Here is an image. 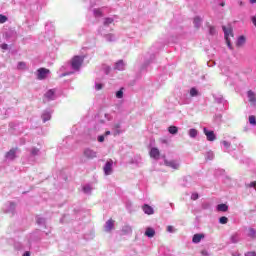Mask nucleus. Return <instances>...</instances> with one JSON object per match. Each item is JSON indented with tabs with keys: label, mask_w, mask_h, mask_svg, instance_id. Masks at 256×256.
Returning <instances> with one entry per match:
<instances>
[{
	"label": "nucleus",
	"mask_w": 256,
	"mask_h": 256,
	"mask_svg": "<svg viewBox=\"0 0 256 256\" xmlns=\"http://www.w3.org/2000/svg\"><path fill=\"white\" fill-rule=\"evenodd\" d=\"M83 61H85L84 56H74L71 62V67L74 71H79L81 69V65H83Z\"/></svg>",
	"instance_id": "f257e3e1"
},
{
	"label": "nucleus",
	"mask_w": 256,
	"mask_h": 256,
	"mask_svg": "<svg viewBox=\"0 0 256 256\" xmlns=\"http://www.w3.org/2000/svg\"><path fill=\"white\" fill-rule=\"evenodd\" d=\"M222 29L224 32L225 41L229 49H233V47L231 46V39H230L231 37H233V29L231 28V26H229L228 28L223 26Z\"/></svg>",
	"instance_id": "f03ea898"
},
{
	"label": "nucleus",
	"mask_w": 256,
	"mask_h": 256,
	"mask_svg": "<svg viewBox=\"0 0 256 256\" xmlns=\"http://www.w3.org/2000/svg\"><path fill=\"white\" fill-rule=\"evenodd\" d=\"M49 73V69L39 68L36 72L37 79H39V81H43V79H47V77H49Z\"/></svg>",
	"instance_id": "7ed1b4c3"
},
{
	"label": "nucleus",
	"mask_w": 256,
	"mask_h": 256,
	"mask_svg": "<svg viewBox=\"0 0 256 256\" xmlns=\"http://www.w3.org/2000/svg\"><path fill=\"white\" fill-rule=\"evenodd\" d=\"M104 175H112L113 173V161L111 159L107 160L103 167Z\"/></svg>",
	"instance_id": "20e7f679"
},
{
	"label": "nucleus",
	"mask_w": 256,
	"mask_h": 256,
	"mask_svg": "<svg viewBox=\"0 0 256 256\" xmlns=\"http://www.w3.org/2000/svg\"><path fill=\"white\" fill-rule=\"evenodd\" d=\"M204 135H206L207 141H215L217 136L213 130H208L207 128H203Z\"/></svg>",
	"instance_id": "39448f33"
},
{
	"label": "nucleus",
	"mask_w": 256,
	"mask_h": 256,
	"mask_svg": "<svg viewBox=\"0 0 256 256\" xmlns=\"http://www.w3.org/2000/svg\"><path fill=\"white\" fill-rule=\"evenodd\" d=\"M83 155L87 159H95V157H97V152L94 151L93 149L86 148L84 149Z\"/></svg>",
	"instance_id": "423d86ee"
},
{
	"label": "nucleus",
	"mask_w": 256,
	"mask_h": 256,
	"mask_svg": "<svg viewBox=\"0 0 256 256\" xmlns=\"http://www.w3.org/2000/svg\"><path fill=\"white\" fill-rule=\"evenodd\" d=\"M165 165L166 167H170L171 169H179L180 167V164H179V161L177 160H165Z\"/></svg>",
	"instance_id": "0eeeda50"
},
{
	"label": "nucleus",
	"mask_w": 256,
	"mask_h": 256,
	"mask_svg": "<svg viewBox=\"0 0 256 256\" xmlns=\"http://www.w3.org/2000/svg\"><path fill=\"white\" fill-rule=\"evenodd\" d=\"M4 213H15V203L8 202L3 207Z\"/></svg>",
	"instance_id": "6e6552de"
},
{
	"label": "nucleus",
	"mask_w": 256,
	"mask_h": 256,
	"mask_svg": "<svg viewBox=\"0 0 256 256\" xmlns=\"http://www.w3.org/2000/svg\"><path fill=\"white\" fill-rule=\"evenodd\" d=\"M117 16H111V17H106L103 19V25L104 27H109V25H112V23H115L117 21Z\"/></svg>",
	"instance_id": "1a4fd4ad"
},
{
	"label": "nucleus",
	"mask_w": 256,
	"mask_h": 256,
	"mask_svg": "<svg viewBox=\"0 0 256 256\" xmlns=\"http://www.w3.org/2000/svg\"><path fill=\"white\" fill-rule=\"evenodd\" d=\"M125 130L121 129V124H115L114 127L112 128V134L114 137H117V135H121V133H124Z\"/></svg>",
	"instance_id": "9d476101"
},
{
	"label": "nucleus",
	"mask_w": 256,
	"mask_h": 256,
	"mask_svg": "<svg viewBox=\"0 0 256 256\" xmlns=\"http://www.w3.org/2000/svg\"><path fill=\"white\" fill-rule=\"evenodd\" d=\"M93 15L96 19H99L105 15V8H97L93 10Z\"/></svg>",
	"instance_id": "9b49d317"
},
{
	"label": "nucleus",
	"mask_w": 256,
	"mask_h": 256,
	"mask_svg": "<svg viewBox=\"0 0 256 256\" xmlns=\"http://www.w3.org/2000/svg\"><path fill=\"white\" fill-rule=\"evenodd\" d=\"M46 99H48V101H55V99L57 98V96L55 95V89H50L46 92L45 94Z\"/></svg>",
	"instance_id": "f8f14e48"
},
{
	"label": "nucleus",
	"mask_w": 256,
	"mask_h": 256,
	"mask_svg": "<svg viewBox=\"0 0 256 256\" xmlns=\"http://www.w3.org/2000/svg\"><path fill=\"white\" fill-rule=\"evenodd\" d=\"M5 157L8 159V161H13V159L17 157V149H11L6 153Z\"/></svg>",
	"instance_id": "ddd939ff"
},
{
	"label": "nucleus",
	"mask_w": 256,
	"mask_h": 256,
	"mask_svg": "<svg viewBox=\"0 0 256 256\" xmlns=\"http://www.w3.org/2000/svg\"><path fill=\"white\" fill-rule=\"evenodd\" d=\"M114 69L116 71H125V62H123V60H119L115 63Z\"/></svg>",
	"instance_id": "4468645a"
},
{
	"label": "nucleus",
	"mask_w": 256,
	"mask_h": 256,
	"mask_svg": "<svg viewBox=\"0 0 256 256\" xmlns=\"http://www.w3.org/2000/svg\"><path fill=\"white\" fill-rule=\"evenodd\" d=\"M247 97H248L249 102L252 103V105H255V103H256L255 92L249 90L247 92Z\"/></svg>",
	"instance_id": "2eb2a0df"
},
{
	"label": "nucleus",
	"mask_w": 256,
	"mask_h": 256,
	"mask_svg": "<svg viewBox=\"0 0 256 256\" xmlns=\"http://www.w3.org/2000/svg\"><path fill=\"white\" fill-rule=\"evenodd\" d=\"M160 152H159V149L157 148H152L150 150V157H152V159H159V156H160Z\"/></svg>",
	"instance_id": "dca6fc26"
},
{
	"label": "nucleus",
	"mask_w": 256,
	"mask_h": 256,
	"mask_svg": "<svg viewBox=\"0 0 256 256\" xmlns=\"http://www.w3.org/2000/svg\"><path fill=\"white\" fill-rule=\"evenodd\" d=\"M142 209H143V211H144V213H145L146 215H153V213H155V211L153 210V207H151V206H149V205H147V204H145V205L142 207Z\"/></svg>",
	"instance_id": "f3484780"
},
{
	"label": "nucleus",
	"mask_w": 256,
	"mask_h": 256,
	"mask_svg": "<svg viewBox=\"0 0 256 256\" xmlns=\"http://www.w3.org/2000/svg\"><path fill=\"white\" fill-rule=\"evenodd\" d=\"M201 239H205V234H195L192 238L193 243H201Z\"/></svg>",
	"instance_id": "a211bd4d"
},
{
	"label": "nucleus",
	"mask_w": 256,
	"mask_h": 256,
	"mask_svg": "<svg viewBox=\"0 0 256 256\" xmlns=\"http://www.w3.org/2000/svg\"><path fill=\"white\" fill-rule=\"evenodd\" d=\"M114 225H115V221L108 220L104 226L105 231H107V232L111 231L113 229Z\"/></svg>",
	"instance_id": "6ab92c4d"
},
{
	"label": "nucleus",
	"mask_w": 256,
	"mask_h": 256,
	"mask_svg": "<svg viewBox=\"0 0 256 256\" xmlns=\"http://www.w3.org/2000/svg\"><path fill=\"white\" fill-rule=\"evenodd\" d=\"M221 143H222V145L224 147V151L226 153H229V151H231V143L227 142L226 140L222 141Z\"/></svg>",
	"instance_id": "aec40b11"
},
{
	"label": "nucleus",
	"mask_w": 256,
	"mask_h": 256,
	"mask_svg": "<svg viewBox=\"0 0 256 256\" xmlns=\"http://www.w3.org/2000/svg\"><path fill=\"white\" fill-rule=\"evenodd\" d=\"M202 22L203 20L201 19V17L196 16L194 18V27H196V29H199L201 27Z\"/></svg>",
	"instance_id": "412c9836"
},
{
	"label": "nucleus",
	"mask_w": 256,
	"mask_h": 256,
	"mask_svg": "<svg viewBox=\"0 0 256 256\" xmlns=\"http://www.w3.org/2000/svg\"><path fill=\"white\" fill-rule=\"evenodd\" d=\"M50 119H51V112L45 111L42 114V120L44 121V123H47V121H49Z\"/></svg>",
	"instance_id": "4be33fe9"
},
{
	"label": "nucleus",
	"mask_w": 256,
	"mask_h": 256,
	"mask_svg": "<svg viewBox=\"0 0 256 256\" xmlns=\"http://www.w3.org/2000/svg\"><path fill=\"white\" fill-rule=\"evenodd\" d=\"M199 134V132L197 131V129L192 128L188 131V135L189 137H191L192 139H195V137H197V135Z\"/></svg>",
	"instance_id": "5701e85b"
},
{
	"label": "nucleus",
	"mask_w": 256,
	"mask_h": 256,
	"mask_svg": "<svg viewBox=\"0 0 256 256\" xmlns=\"http://www.w3.org/2000/svg\"><path fill=\"white\" fill-rule=\"evenodd\" d=\"M146 237H155V229L153 228H147L145 231Z\"/></svg>",
	"instance_id": "b1692460"
},
{
	"label": "nucleus",
	"mask_w": 256,
	"mask_h": 256,
	"mask_svg": "<svg viewBox=\"0 0 256 256\" xmlns=\"http://www.w3.org/2000/svg\"><path fill=\"white\" fill-rule=\"evenodd\" d=\"M168 131L171 135H177L179 128H177L176 126H170L168 128Z\"/></svg>",
	"instance_id": "393cba45"
},
{
	"label": "nucleus",
	"mask_w": 256,
	"mask_h": 256,
	"mask_svg": "<svg viewBox=\"0 0 256 256\" xmlns=\"http://www.w3.org/2000/svg\"><path fill=\"white\" fill-rule=\"evenodd\" d=\"M229 209V206H227L226 204H219L217 206V211H222L223 213H225V211H227Z\"/></svg>",
	"instance_id": "a878e982"
},
{
	"label": "nucleus",
	"mask_w": 256,
	"mask_h": 256,
	"mask_svg": "<svg viewBox=\"0 0 256 256\" xmlns=\"http://www.w3.org/2000/svg\"><path fill=\"white\" fill-rule=\"evenodd\" d=\"M122 231L125 235H129L130 233H132L133 229L131 228V226L126 225L122 228Z\"/></svg>",
	"instance_id": "bb28decb"
},
{
	"label": "nucleus",
	"mask_w": 256,
	"mask_h": 256,
	"mask_svg": "<svg viewBox=\"0 0 256 256\" xmlns=\"http://www.w3.org/2000/svg\"><path fill=\"white\" fill-rule=\"evenodd\" d=\"M105 39H106V41H108L109 43H112V41H116V37H115V35L114 34H107L106 36H105Z\"/></svg>",
	"instance_id": "cd10ccee"
},
{
	"label": "nucleus",
	"mask_w": 256,
	"mask_h": 256,
	"mask_svg": "<svg viewBox=\"0 0 256 256\" xmlns=\"http://www.w3.org/2000/svg\"><path fill=\"white\" fill-rule=\"evenodd\" d=\"M236 45L238 47H241V45H245V36H240L236 42Z\"/></svg>",
	"instance_id": "c85d7f7f"
},
{
	"label": "nucleus",
	"mask_w": 256,
	"mask_h": 256,
	"mask_svg": "<svg viewBox=\"0 0 256 256\" xmlns=\"http://www.w3.org/2000/svg\"><path fill=\"white\" fill-rule=\"evenodd\" d=\"M17 69H19V71H25V69H27V64L25 62H19Z\"/></svg>",
	"instance_id": "c756f323"
},
{
	"label": "nucleus",
	"mask_w": 256,
	"mask_h": 256,
	"mask_svg": "<svg viewBox=\"0 0 256 256\" xmlns=\"http://www.w3.org/2000/svg\"><path fill=\"white\" fill-rule=\"evenodd\" d=\"M83 191L84 193H86L87 195H89V193H91V191H93V188L91 187V185H85L83 187Z\"/></svg>",
	"instance_id": "7c9ffc66"
},
{
	"label": "nucleus",
	"mask_w": 256,
	"mask_h": 256,
	"mask_svg": "<svg viewBox=\"0 0 256 256\" xmlns=\"http://www.w3.org/2000/svg\"><path fill=\"white\" fill-rule=\"evenodd\" d=\"M248 237H251L252 239L256 237L255 229L249 228V230H248Z\"/></svg>",
	"instance_id": "2f4dec72"
},
{
	"label": "nucleus",
	"mask_w": 256,
	"mask_h": 256,
	"mask_svg": "<svg viewBox=\"0 0 256 256\" xmlns=\"http://www.w3.org/2000/svg\"><path fill=\"white\" fill-rule=\"evenodd\" d=\"M229 219L225 216H222L219 218V223H221V225H227Z\"/></svg>",
	"instance_id": "473e14b6"
},
{
	"label": "nucleus",
	"mask_w": 256,
	"mask_h": 256,
	"mask_svg": "<svg viewBox=\"0 0 256 256\" xmlns=\"http://www.w3.org/2000/svg\"><path fill=\"white\" fill-rule=\"evenodd\" d=\"M95 89L96 91H101L103 89V83L98 82L97 80L95 81Z\"/></svg>",
	"instance_id": "72a5a7b5"
},
{
	"label": "nucleus",
	"mask_w": 256,
	"mask_h": 256,
	"mask_svg": "<svg viewBox=\"0 0 256 256\" xmlns=\"http://www.w3.org/2000/svg\"><path fill=\"white\" fill-rule=\"evenodd\" d=\"M199 95V91L196 90V88L190 89V97H197Z\"/></svg>",
	"instance_id": "f704fd0d"
},
{
	"label": "nucleus",
	"mask_w": 256,
	"mask_h": 256,
	"mask_svg": "<svg viewBox=\"0 0 256 256\" xmlns=\"http://www.w3.org/2000/svg\"><path fill=\"white\" fill-rule=\"evenodd\" d=\"M231 243H238L239 241V235L238 234H233L230 238Z\"/></svg>",
	"instance_id": "c9c22d12"
},
{
	"label": "nucleus",
	"mask_w": 256,
	"mask_h": 256,
	"mask_svg": "<svg viewBox=\"0 0 256 256\" xmlns=\"http://www.w3.org/2000/svg\"><path fill=\"white\" fill-rule=\"evenodd\" d=\"M249 123L250 125H253V127L256 126V118L254 115L249 116Z\"/></svg>",
	"instance_id": "e433bc0d"
},
{
	"label": "nucleus",
	"mask_w": 256,
	"mask_h": 256,
	"mask_svg": "<svg viewBox=\"0 0 256 256\" xmlns=\"http://www.w3.org/2000/svg\"><path fill=\"white\" fill-rule=\"evenodd\" d=\"M213 157H215V154L212 151L206 153V159L209 161H212Z\"/></svg>",
	"instance_id": "4c0bfd02"
},
{
	"label": "nucleus",
	"mask_w": 256,
	"mask_h": 256,
	"mask_svg": "<svg viewBox=\"0 0 256 256\" xmlns=\"http://www.w3.org/2000/svg\"><path fill=\"white\" fill-rule=\"evenodd\" d=\"M117 99H123V89L116 92Z\"/></svg>",
	"instance_id": "58836bf2"
},
{
	"label": "nucleus",
	"mask_w": 256,
	"mask_h": 256,
	"mask_svg": "<svg viewBox=\"0 0 256 256\" xmlns=\"http://www.w3.org/2000/svg\"><path fill=\"white\" fill-rule=\"evenodd\" d=\"M31 155L33 157H35V155H39V149L37 148H32L31 151H30Z\"/></svg>",
	"instance_id": "ea45409f"
},
{
	"label": "nucleus",
	"mask_w": 256,
	"mask_h": 256,
	"mask_svg": "<svg viewBox=\"0 0 256 256\" xmlns=\"http://www.w3.org/2000/svg\"><path fill=\"white\" fill-rule=\"evenodd\" d=\"M36 221L38 225H45V218L37 217Z\"/></svg>",
	"instance_id": "a19ab883"
},
{
	"label": "nucleus",
	"mask_w": 256,
	"mask_h": 256,
	"mask_svg": "<svg viewBox=\"0 0 256 256\" xmlns=\"http://www.w3.org/2000/svg\"><path fill=\"white\" fill-rule=\"evenodd\" d=\"M209 33H210V35H215V33H217V30H215V27L210 26Z\"/></svg>",
	"instance_id": "79ce46f5"
},
{
	"label": "nucleus",
	"mask_w": 256,
	"mask_h": 256,
	"mask_svg": "<svg viewBox=\"0 0 256 256\" xmlns=\"http://www.w3.org/2000/svg\"><path fill=\"white\" fill-rule=\"evenodd\" d=\"M191 199H192V201H197V199H199V194L193 193V194L191 195Z\"/></svg>",
	"instance_id": "37998d69"
},
{
	"label": "nucleus",
	"mask_w": 256,
	"mask_h": 256,
	"mask_svg": "<svg viewBox=\"0 0 256 256\" xmlns=\"http://www.w3.org/2000/svg\"><path fill=\"white\" fill-rule=\"evenodd\" d=\"M7 21V16L0 14V23H5Z\"/></svg>",
	"instance_id": "c03bdc74"
},
{
	"label": "nucleus",
	"mask_w": 256,
	"mask_h": 256,
	"mask_svg": "<svg viewBox=\"0 0 256 256\" xmlns=\"http://www.w3.org/2000/svg\"><path fill=\"white\" fill-rule=\"evenodd\" d=\"M167 231L168 233H175V228L173 226H168Z\"/></svg>",
	"instance_id": "a18cd8bd"
},
{
	"label": "nucleus",
	"mask_w": 256,
	"mask_h": 256,
	"mask_svg": "<svg viewBox=\"0 0 256 256\" xmlns=\"http://www.w3.org/2000/svg\"><path fill=\"white\" fill-rule=\"evenodd\" d=\"M106 121H111L113 119V116L111 114H105Z\"/></svg>",
	"instance_id": "49530a36"
},
{
	"label": "nucleus",
	"mask_w": 256,
	"mask_h": 256,
	"mask_svg": "<svg viewBox=\"0 0 256 256\" xmlns=\"http://www.w3.org/2000/svg\"><path fill=\"white\" fill-rule=\"evenodd\" d=\"M98 141L99 143H103V141H105V136L103 135L98 136Z\"/></svg>",
	"instance_id": "de8ad7c7"
},
{
	"label": "nucleus",
	"mask_w": 256,
	"mask_h": 256,
	"mask_svg": "<svg viewBox=\"0 0 256 256\" xmlns=\"http://www.w3.org/2000/svg\"><path fill=\"white\" fill-rule=\"evenodd\" d=\"M1 49H3L4 51H7L9 49V46L7 44H2Z\"/></svg>",
	"instance_id": "09e8293b"
},
{
	"label": "nucleus",
	"mask_w": 256,
	"mask_h": 256,
	"mask_svg": "<svg viewBox=\"0 0 256 256\" xmlns=\"http://www.w3.org/2000/svg\"><path fill=\"white\" fill-rule=\"evenodd\" d=\"M247 187H250V188H255L256 187V182H251L250 184H247Z\"/></svg>",
	"instance_id": "8fccbe9b"
},
{
	"label": "nucleus",
	"mask_w": 256,
	"mask_h": 256,
	"mask_svg": "<svg viewBox=\"0 0 256 256\" xmlns=\"http://www.w3.org/2000/svg\"><path fill=\"white\" fill-rule=\"evenodd\" d=\"M201 255H203V256H209V253L207 252V250H202V251H201Z\"/></svg>",
	"instance_id": "3c124183"
},
{
	"label": "nucleus",
	"mask_w": 256,
	"mask_h": 256,
	"mask_svg": "<svg viewBox=\"0 0 256 256\" xmlns=\"http://www.w3.org/2000/svg\"><path fill=\"white\" fill-rule=\"evenodd\" d=\"M245 256H256L255 252H247Z\"/></svg>",
	"instance_id": "603ef678"
},
{
	"label": "nucleus",
	"mask_w": 256,
	"mask_h": 256,
	"mask_svg": "<svg viewBox=\"0 0 256 256\" xmlns=\"http://www.w3.org/2000/svg\"><path fill=\"white\" fill-rule=\"evenodd\" d=\"M217 103H223V98L222 97H219V98H215Z\"/></svg>",
	"instance_id": "864d4df0"
},
{
	"label": "nucleus",
	"mask_w": 256,
	"mask_h": 256,
	"mask_svg": "<svg viewBox=\"0 0 256 256\" xmlns=\"http://www.w3.org/2000/svg\"><path fill=\"white\" fill-rule=\"evenodd\" d=\"M108 135H111V131H106L105 136L107 137Z\"/></svg>",
	"instance_id": "5fc2aeb1"
},
{
	"label": "nucleus",
	"mask_w": 256,
	"mask_h": 256,
	"mask_svg": "<svg viewBox=\"0 0 256 256\" xmlns=\"http://www.w3.org/2000/svg\"><path fill=\"white\" fill-rule=\"evenodd\" d=\"M251 5H255L256 0H250Z\"/></svg>",
	"instance_id": "6e6d98bb"
},
{
	"label": "nucleus",
	"mask_w": 256,
	"mask_h": 256,
	"mask_svg": "<svg viewBox=\"0 0 256 256\" xmlns=\"http://www.w3.org/2000/svg\"><path fill=\"white\" fill-rule=\"evenodd\" d=\"M220 7H225V2H221Z\"/></svg>",
	"instance_id": "4d7b16f0"
},
{
	"label": "nucleus",
	"mask_w": 256,
	"mask_h": 256,
	"mask_svg": "<svg viewBox=\"0 0 256 256\" xmlns=\"http://www.w3.org/2000/svg\"><path fill=\"white\" fill-rule=\"evenodd\" d=\"M66 75H69V73L61 74L60 77H65Z\"/></svg>",
	"instance_id": "13d9d810"
},
{
	"label": "nucleus",
	"mask_w": 256,
	"mask_h": 256,
	"mask_svg": "<svg viewBox=\"0 0 256 256\" xmlns=\"http://www.w3.org/2000/svg\"><path fill=\"white\" fill-rule=\"evenodd\" d=\"M239 5H240V6L243 5V1H239Z\"/></svg>",
	"instance_id": "bf43d9fd"
},
{
	"label": "nucleus",
	"mask_w": 256,
	"mask_h": 256,
	"mask_svg": "<svg viewBox=\"0 0 256 256\" xmlns=\"http://www.w3.org/2000/svg\"><path fill=\"white\" fill-rule=\"evenodd\" d=\"M47 27H49V24L46 25V29H47Z\"/></svg>",
	"instance_id": "052dcab7"
},
{
	"label": "nucleus",
	"mask_w": 256,
	"mask_h": 256,
	"mask_svg": "<svg viewBox=\"0 0 256 256\" xmlns=\"http://www.w3.org/2000/svg\"><path fill=\"white\" fill-rule=\"evenodd\" d=\"M254 189H256V187Z\"/></svg>",
	"instance_id": "680f3d73"
},
{
	"label": "nucleus",
	"mask_w": 256,
	"mask_h": 256,
	"mask_svg": "<svg viewBox=\"0 0 256 256\" xmlns=\"http://www.w3.org/2000/svg\"><path fill=\"white\" fill-rule=\"evenodd\" d=\"M254 189H256V187Z\"/></svg>",
	"instance_id": "e2e57ef3"
}]
</instances>
